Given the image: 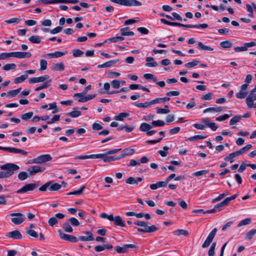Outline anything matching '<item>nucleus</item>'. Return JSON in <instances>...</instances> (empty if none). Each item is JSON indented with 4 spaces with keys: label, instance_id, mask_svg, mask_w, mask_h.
Here are the masks:
<instances>
[{
    "label": "nucleus",
    "instance_id": "63",
    "mask_svg": "<svg viewBox=\"0 0 256 256\" xmlns=\"http://www.w3.org/2000/svg\"><path fill=\"white\" fill-rule=\"evenodd\" d=\"M83 54L84 52L80 49L74 50H72V55L74 57L80 56Z\"/></svg>",
    "mask_w": 256,
    "mask_h": 256
},
{
    "label": "nucleus",
    "instance_id": "30",
    "mask_svg": "<svg viewBox=\"0 0 256 256\" xmlns=\"http://www.w3.org/2000/svg\"><path fill=\"white\" fill-rule=\"evenodd\" d=\"M135 152V150L134 148H126L124 149L122 153L123 154V156H128L132 155Z\"/></svg>",
    "mask_w": 256,
    "mask_h": 256
},
{
    "label": "nucleus",
    "instance_id": "4",
    "mask_svg": "<svg viewBox=\"0 0 256 256\" xmlns=\"http://www.w3.org/2000/svg\"><path fill=\"white\" fill-rule=\"evenodd\" d=\"M48 80V82H51L52 80L50 78V76L48 74H46L39 77L31 78L29 80V82L30 84L42 82Z\"/></svg>",
    "mask_w": 256,
    "mask_h": 256
},
{
    "label": "nucleus",
    "instance_id": "35",
    "mask_svg": "<svg viewBox=\"0 0 256 256\" xmlns=\"http://www.w3.org/2000/svg\"><path fill=\"white\" fill-rule=\"evenodd\" d=\"M174 234L179 236L180 235H183L185 236H188V232L184 230H178L173 232Z\"/></svg>",
    "mask_w": 256,
    "mask_h": 256
},
{
    "label": "nucleus",
    "instance_id": "11",
    "mask_svg": "<svg viewBox=\"0 0 256 256\" xmlns=\"http://www.w3.org/2000/svg\"><path fill=\"white\" fill-rule=\"evenodd\" d=\"M6 236L15 240H20L22 238V235L18 230L8 232L6 234Z\"/></svg>",
    "mask_w": 256,
    "mask_h": 256
},
{
    "label": "nucleus",
    "instance_id": "15",
    "mask_svg": "<svg viewBox=\"0 0 256 256\" xmlns=\"http://www.w3.org/2000/svg\"><path fill=\"white\" fill-rule=\"evenodd\" d=\"M114 224L116 226H119L121 227H126V224H125L124 220L122 218L119 216H116L114 217Z\"/></svg>",
    "mask_w": 256,
    "mask_h": 256
},
{
    "label": "nucleus",
    "instance_id": "13",
    "mask_svg": "<svg viewBox=\"0 0 256 256\" xmlns=\"http://www.w3.org/2000/svg\"><path fill=\"white\" fill-rule=\"evenodd\" d=\"M38 164L44 163L50 161L52 159V157L50 154H42L37 157Z\"/></svg>",
    "mask_w": 256,
    "mask_h": 256
},
{
    "label": "nucleus",
    "instance_id": "14",
    "mask_svg": "<svg viewBox=\"0 0 256 256\" xmlns=\"http://www.w3.org/2000/svg\"><path fill=\"white\" fill-rule=\"evenodd\" d=\"M32 56L30 52H14V57L18 58H29Z\"/></svg>",
    "mask_w": 256,
    "mask_h": 256
},
{
    "label": "nucleus",
    "instance_id": "18",
    "mask_svg": "<svg viewBox=\"0 0 256 256\" xmlns=\"http://www.w3.org/2000/svg\"><path fill=\"white\" fill-rule=\"evenodd\" d=\"M120 60L118 59L110 60V61L104 63L103 64L98 65V68H103L110 67L111 66L118 62Z\"/></svg>",
    "mask_w": 256,
    "mask_h": 256
},
{
    "label": "nucleus",
    "instance_id": "40",
    "mask_svg": "<svg viewBox=\"0 0 256 256\" xmlns=\"http://www.w3.org/2000/svg\"><path fill=\"white\" fill-rule=\"evenodd\" d=\"M208 27V24H188V28H206Z\"/></svg>",
    "mask_w": 256,
    "mask_h": 256
},
{
    "label": "nucleus",
    "instance_id": "32",
    "mask_svg": "<svg viewBox=\"0 0 256 256\" xmlns=\"http://www.w3.org/2000/svg\"><path fill=\"white\" fill-rule=\"evenodd\" d=\"M28 40L32 44H40L41 42V38L38 36H32Z\"/></svg>",
    "mask_w": 256,
    "mask_h": 256
},
{
    "label": "nucleus",
    "instance_id": "56",
    "mask_svg": "<svg viewBox=\"0 0 256 256\" xmlns=\"http://www.w3.org/2000/svg\"><path fill=\"white\" fill-rule=\"evenodd\" d=\"M228 204L226 202V201L224 200L223 201H222L221 202L216 204L214 206V208L217 211L220 210L221 208L224 206H228Z\"/></svg>",
    "mask_w": 256,
    "mask_h": 256
},
{
    "label": "nucleus",
    "instance_id": "55",
    "mask_svg": "<svg viewBox=\"0 0 256 256\" xmlns=\"http://www.w3.org/2000/svg\"><path fill=\"white\" fill-rule=\"evenodd\" d=\"M248 94V92L245 91H240L236 94V96L238 98L243 99L245 98Z\"/></svg>",
    "mask_w": 256,
    "mask_h": 256
},
{
    "label": "nucleus",
    "instance_id": "7",
    "mask_svg": "<svg viewBox=\"0 0 256 256\" xmlns=\"http://www.w3.org/2000/svg\"><path fill=\"white\" fill-rule=\"evenodd\" d=\"M10 216H17L16 218H13L11 219L12 222L15 224H20L24 220V218L21 213H12L10 214Z\"/></svg>",
    "mask_w": 256,
    "mask_h": 256
},
{
    "label": "nucleus",
    "instance_id": "45",
    "mask_svg": "<svg viewBox=\"0 0 256 256\" xmlns=\"http://www.w3.org/2000/svg\"><path fill=\"white\" fill-rule=\"evenodd\" d=\"M62 228L67 232H72L73 231V228L68 223L66 222L63 224Z\"/></svg>",
    "mask_w": 256,
    "mask_h": 256
},
{
    "label": "nucleus",
    "instance_id": "60",
    "mask_svg": "<svg viewBox=\"0 0 256 256\" xmlns=\"http://www.w3.org/2000/svg\"><path fill=\"white\" fill-rule=\"evenodd\" d=\"M82 112L79 110H74L71 112L68 113L66 114L70 116L72 118H76L80 116Z\"/></svg>",
    "mask_w": 256,
    "mask_h": 256
},
{
    "label": "nucleus",
    "instance_id": "33",
    "mask_svg": "<svg viewBox=\"0 0 256 256\" xmlns=\"http://www.w3.org/2000/svg\"><path fill=\"white\" fill-rule=\"evenodd\" d=\"M96 154H90V155H82L78 156L75 157V159L80 160H86L88 158H96Z\"/></svg>",
    "mask_w": 256,
    "mask_h": 256
},
{
    "label": "nucleus",
    "instance_id": "9",
    "mask_svg": "<svg viewBox=\"0 0 256 256\" xmlns=\"http://www.w3.org/2000/svg\"><path fill=\"white\" fill-rule=\"evenodd\" d=\"M87 236H80L78 237V240L83 242H90L94 240L93 234L88 231H84L83 232Z\"/></svg>",
    "mask_w": 256,
    "mask_h": 256
},
{
    "label": "nucleus",
    "instance_id": "16",
    "mask_svg": "<svg viewBox=\"0 0 256 256\" xmlns=\"http://www.w3.org/2000/svg\"><path fill=\"white\" fill-rule=\"evenodd\" d=\"M96 94H88L86 96H78V98H79L78 99V102H85L88 100H91L93 98H94L96 96Z\"/></svg>",
    "mask_w": 256,
    "mask_h": 256
},
{
    "label": "nucleus",
    "instance_id": "5",
    "mask_svg": "<svg viewBox=\"0 0 256 256\" xmlns=\"http://www.w3.org/2000/svg\"><path fill=\"white\" fill-rule=\"evenodd\" d=\"M38 186L36 184H28L22 186L16 191L17 194L25 193L29 191H32Z\"/></svg>",
    "mask_w": 256,
    "mask_h": 256
},
{
    "label": "nucleus",
    "instance_id": "22",
    "mask_svg": "<svg viewBox=\"0 0 256 256\" xmlns=\"http://www.w3.org/2000/svg\"><path fill=\"white\" fill-rule=\"evenodd\" d=\"M142 5V2L137 0H126V6H141Z\"/></svg>",
    "mask_w": 256,
    "mask_h": 256
},
{
    "label": "nucleus",
    "instance_id": "46",
    "mask_svg": "<svg viewBox=\"0 0 256 256\" xmlns=\"http://www.w3.org/2000/svg\"><path fill=\"white\" fill-rule=\"evenodd\" d=\"M198 48L204 50H208V51H212L214 50V48L208 46H207L204 45L202 42H198Z\"/></svg>",
    "mask_w": 256,
    "mask_h": 256
},
{
    "label": "nucleus",
    "instance_id": "12",
    "mask_svg": "<svg viewBox=\"0 0 256 256\" xmlns=\"http://www.w3.org/2000/svg\"><path fill=\"white\" fill-rule=\"evenodd\" d=\"M45 170V168L37 166H32L28 170L32 176L34 175L38 172H42Z\"/></svg>",
    "mask_w": 256,
    "mask_h": 256
},
{
    "label": "nucleus",
    "instance_id": "29",
    "mask_svg": "<svg viewBox=\"0 0 256 256\" xmlns=\"http://www.w3.org/2000/svg\"><path fill=\"white\" fill-rule=\"evenodd\" d=\"M152 100L150 102H140L135 104V106L138 108H147L153 105L152 103H151Z\"/></svg>",
    "mask_w": 256,
    "mask_h": 256
},
{
    "label": "nucleus",
    "instance_id": "23",
    "mask_svg": "<svg viewBox=\"0 0 256 256\" xmlns=\"http://www.w3.org/2000/svg\"><path fill=\"white\" fill-rule=\"evenodd\" d=\"M9 152L14 154H20L22 155H27L28 154V152L23 150L10 147V148Z\"/></svg>",
    "mask_w": 256,
    "mask_h": 256
},
{
    "label": "nucleus",
    "instance_id": "51",
    "mask_svg": "<svg viewBox=\"0 0 256 256\" xmlns=\"http://www.w3.org/2000/svg\"><path fill=\"white\" fill-rule=\"evenodd\" d=\"M232 43L229 40H226L220 43V46L223 48H230L232 46Z\"/></svg>",
    "mask_w": 256,
    "mask_h": 256
},
{
    "label": "nucleus",
    "instance_id": "3",
    "mask_svg": "<svg viewBox=\"0 0 256 256\" xmlns=\"http://www.w3.org/2000/svg\"><path fill=\"white\" fill-rule=\"evenodd\" d=\"M217 232L216 228H214L211 232L209 234L208 236L206 238V240L202 244V248H206L208 247L210 243L212 242Z\"/></svg>",
    "mask_w": 256,
    "mask_h": 256
},
{
    "label": "nucleus",
    "instance_id": "24",
    "mask_svg": "<svg viewBox=\"0 0 256 256\" xmlns=\"http://www.w3.org/2000/svg\"><path fill=\"white\" fill-rule=\"evenodd\" d=\"M152 128V126L146 122L142 123L140 126V130L144 132H148Z\"/></svg>",
    "mask_w": 256,
    "mask_h": 256
},
{
    "label": "nucleus",
    "instance_id": "1",
    "mask_svg": "<svg viewBox=\"0 0 256 256\" xmlns=\"http://www.w3.org/2000/svg\"><path fill=\"white\" fill-rule=\"evenodd\" d=\"M19 166L12 163H7L0 166V169L6 170L0 172V178H7L12 176L15 171L18 170Z\"/></svg>",
    "mask_w": 256,
    "mask_h": 256
},
{
    "label": "nucleus",
    "instance_id": "26",
    "mask_svg": "<svg viewBox=\"0 0 256 256\" xmlns=\"http://www.w3.org/2000/svg\"><path fill=\"white\" fill-rule=\"evenodd\" d=\"M170 100V98L169 97L156 98L152 100V102L151 103H152L153 104H156L164 103L166 102L169 101Z\"/></svg>",
    "mask_w": 256,
    "mask_h": 256
},
{
    "label": "nucleus",
    "instance_id": "37",
    "mask_svg": "<svg viewBox=\"0 0 256 256\" xmlns=\"http://www.w3.org/2000/svg\"><path fill=\"white\" fill-rule=\"evenodd\" d=\"M21 90H22V88H18L16 90H10L8 92L7 94L8 96H9L10 97L16 96L17 94H18L20 92Z\"/></svg>",
    "mask_w": 256,
    "mask_h": 256
},
{
    "label": "nucleus",
    "instance_id": "25",
    "mask_svg": "<svg viewBox=\"0 0 256 256\" xmlns=\"http://www.w3.org/2000/svg\"><path fill=\"white\" fill-rule=\"evenodd\" d=\"M129 27H126L122 28L120 30L121 35L123 36H133L134 34L133 32L129 31L127 32V30H129Z\"/></svg>",
    "mask_w": 256,
    "mask_h": 256
},
{
    "label": "nucleus",
    "instance_id": "42",
    "mask_svg": "<svg viewBox=\"0 0 256 256\" xmlns=\"http://www.w3.org/2000/svg\"><path fill=\"white\" fill-rule=\"evenodd\" d=\"M199 64L198 60L196 59L193 60L192 62H188L184 66L187 68H191L197 66Z\"/></svg>",
    "mask_w": 256,
    "mask_h": 256
},
{
    "label": "nucleus",
    "instance_id": "10",
    "mask_svg": "<svg viewBox=\"0 0 256 256\" xmlns=\"http://www.w3.org/2000/svg\"><path fill=\"white\" fill-rule=\"evenodd\" d=\"M109 154H107V152L105 154H96V158H102L104 162H108L114 161V156H108Z\"/></svg>",
    "mask_w": 256,
    "mask_h": 256
},
{
    "label": "nucleus",
    "instance_id": "53",
    "mask_svg": "<svg viewBox=\"0 0 256 256\" xmlns=\"http://www.w3.org/2000/svg\"><path fill=\"white\" fill-rule=\"evenodd\" d=\"M152 124L155 127L163 126L165 125V122L162 120H153Z\"/></svg>",
    "mask_w": 256,
    "mask_h": 256
},
{
    "label": "nucleus",
    "instance_id": "17",
    "mask_svg": "<svg viewBox=\"0 0 256 256\" xmlns=\"http://www.w3.org/2000/svg\"><path fill=\"white\" fill-rule=\"evenodd\" d=\"M167 186L166 182H158L156 184H150V187L152 190H155L157 188L161 187H166Z\"/></svg>",
    "mask_w": 256,
    "mask_h": 256
},
{
    "label": "nucleus",
    "instance_id": "47",
    "mask_svg": "<svg viewBox=\"0 0 256 256\" xmlns=\"http://www.w3.org/2000/svg\"><path fill=\"white\" fill-rule=\"evenodd\" d=\"M123 40H124V37H122V36H117L116 37L110 38L108 39V40H106V42L108 41L110 42H117L122 41Z\"/></svg>",
    "mask_w": 256,
    "mask_h": 256
},
{
    "label": "nucleus",
    "instance_id": "61",
    "mask_svg": "<svg viewBox=\"0 0 256 256\" xmlns=\"http://www.w3.org/2000/svg\"><path fill=\"white\" fill-rule=\"evenodd\" d=\"M126 182L130 184H138L136 179L132 176L129 177L126 180Z\"/></svg>",
    "mask_w": 256,
    "mask_h": 256
},
{
    "label": "nucleus",
    "instance_id": "6",
    "mask_svg": "<svg viewBox=\"0 0 256 256\" xmlns=\"http://www.w3.org/2000/svg\"><path fill=\"white\" fill-rule=\"evenodd\" d=\"M256 92H252L250 90L249 95L246 97V102L248 108H252L254 106V102L256 100Z\"/></svg>",
    "mask_w": 256,
    "mask_h": 256
},
{
    "label": "nucleus",
    "instance_id": "20",
    "mask_svg": "<svg viewBox=\"0 0 256 256\" xmlns=\"http://www.w3.org/2000/svg\"><path fill=\"white\" fill-rule=\"evenodd\" d=\"M65 54L64 52L56 51L53 53H48L46 55L44 56V57H48L49 58H60Z\"/></svg>",
    "mask_w": 256,
    "mask_h": 256
},
{
    "label": "nucleus",
    "instance_id": "31",
    "mask_svg": "<svg viewBox=\"0 0 256 256\" xmlns=\"http://www.w3.org/2000/svg\"><path fill=\"white\" fill-rule=\"evenodd\" d=\"M238 156L236 152H235L230 154L228 156L225 157L224 159L226 161H230V163H232L234 162V158Z\"/></svg>",
    "mask_w": 256,
    "mask_h": 256
},
{
    "label": "nucleus",
    "instance_id": "44",
    "mask_svg": "<svg viewBox=\"0 0 256 256\" xmlns=\"http://www.w3.org/2000/svg\"><path fill=\"white\" fill-rule=\"evenodd\" d=\"M207 138V136L196 135L188 138L190 141H196L198 140H202Z\"/></svg>",
    "mask_w": 256,
    "mask_h": 256
},
{
    "label": "nucleus",
    "instance_id": "57",
    "mask_svg": "<svg viewBox=\"0 0 256 256\" xmlns=\"http://www.w3.org/2000/svg\"><path fill=\"white\" fill-rule=\"evenodd\" d=\"M48 63L47 62L44 60H40V68L39 70L40 71H42L46 70L47 68Z\"/></svg>",
    "mask_w": 256,
    "mask_h": 256
},
{
    "label": "nucleus",
    "instance_id": "54",
    "mask_svg": "<svg viewBox=\"0 0 256 256\" xmlns=\"http://www.w3.org/2000/svg\"><path fill=\"white\" fill-rule=\"evenodd\" d=\"M256 234V229H252L246 234V238L250 240Z\"/></svg>",
    "mask_w": 256,
    "mask_h": 256
},
{
    "label": "nucleus",
    "instance_id": "58",
    "mask_svg": "<svg viewBox=\"0 0 256 256\" xmlns=\"http://www.w3.org/2000/svg\"><path fill=\"white\" fill-rule=\"evenodd\" d=\"M18 177L20 180H24L28 178V174L25 172H21L18 174Z\"/></svg>",
    "mask_w": 256,
    "mask_h": 256
},
{
    "label": "nucleus",
    "instance_id": "52",
    "mask_svg": "<svg viewBox=\"0 0 256 256\" xmlns=\"http://www.w3.org/2000/svg\"><path fill=\"white\" fill-rule=\"evenodd\" d=\"M16 67V66L15 64H8L3 66L2 69L4 70H10L15 69Z\"/></svg>",
    "mask_w": 256,
    "mask_h": 256
},
{
    "label": "nucleus",
    "instance_id": "49",
    "mask_svg": "<svg viewBox=\"0 0 256 256\" xmlns=\"http://www.w3.org/2000/svg\"><path fill=\"white\" fill-rule=\"evenodd\" d=\"M252 222V220L250 218H246L242 220H241L238 224V227H240L242 226H245L247 224H249Z\"/></svg>",
    "mask_w": 256,
    "mask_h": 256
},
{
    "label": "nucleus",
    "instance_id": "64",
    "mask_svg": "<svg viewBox=\"0 0 256 256\" xmlns=\"http://www.w3.org/2000/svg\"><path fill=\"white\" fill-rule=\"evenodd\" d=\"M26 234L29 236L37 238L38 237V234L37 232L33 230L29 229L26 230Z\"/></svg>",
    "mask_w": 256,
    "mask_h": 256
},
{
    "label": "nucleus",
    "instance_id": "27",
    "mask_svg": "<svg viewBox=\"0 0 256 256\" xmlns=\"http://www.w3.org/2000/svg\"><path fill=\"white\" fill-rule=\"evenodd\" d=\"M10 57H14V52H2L0 54V60H5Z\"/></svg>",
    "mask_w": 256,
    "mask_h": 256
},
{
    "label": "nucleus",
    "instance_id": "62",
    "mask_svg": "<svg viewBox=\"0 0 256 256\" xmlns=\"http://www.w3.org/2000/svg\"><path fill=\"white\" fill-rule=\"evenodd\" d=\"M71 224L74 226H78L80 225V222L78 220L75 218H70L68 220Z\"/></svg>",
    "mask_w": 256,
    "mask_h": 256
},
{
    "label": "nucleus",
    "instance_id": "28",
    "mask_svg": "<svg viewBox=\"0 0 256 256\" xmlns=\"http://www.w3.org/2000/svg\"><path fill=\"white\" fill-rule=\"evenodd\" d=\"M60 0H38V3H43L45 4H54L60 3Z\"/></svg>",
    "mask_w": 256,
    "mask_h": 256
},
{
    "label": "nucleus",
    "instance_id": "8",
    "mask_svg": "<svg viewBox=\"0 0 256 256\" xmlns=\"http://www.w3.org/2000/svg\"><path fill=\"white\" fill-rule=\"evenodd\" d=\"M136 247V245L132 244H126L122 247L117 246L114 249L118 253L122 254L126 252L127 248H134Z\"/></svg>",
    "mask_w": 256,
    "mask_h": 256
},
{
    "label": "nucleus",
    "instance_id": "59",
    "mask_svg": "<svg viewBox=\"0 0 256 256\" xmlns=\"http://www.w3.org/2000/svg\"><path fill=\"white\" fill-rule=\"evenodd\" d=\"M228 194H229V192L228 191H226L225 192L222 193V194H220L218 197H216V198H214L212 200V202H216L220 201L224 197H225L226 196L228 195Z\"/></svg>",
    "mask_w": 256,
    "mask_h": 256
},
{
    "label": "nucleus",
    "instance_id": "21",
    "mask_svg": "<svg viewBox=\"0 0 256 256\" xmlns=\"http://www.w3.org/2000/svg\"><path fill=\"white\" fill-rule=\"evenodd\" d=\"M50 68L53 71H62L64 69V65L62 62L53 64Z\"/></svg>",
    "mask_w": 256,
    "mask_h": 256
},
{
    "label": "nucleus",
    "instance_id": "43",
    "mask_svg": "<svg viewBox=\"0 0 256 256\" xmlns=\"http://www.w3.org/2000/svg\"><path fill=\"white\" fill-rule=\"evenodd\" d=\"M34 112H29L21 115V118L24 120H30Z\"/></svg>",
    "mask_w": 256,
    "mask_h": 256
},
{
    "label": "nucleus",
    "instance_id": "2",
    "mask_svg": "<svg viewBox=\"0 0 256 256\" xmlns=\"http://www.w3.org/2000/svg\"><path fill=\"white\" fill-rule=\"evenodd\" d=\"M134 224L136 226L144 228H138V231L140 232L150 233L156 232L158 230V228L154 225L148 226V222L145 221L136 220L134 222Z\"/></svg>",
    "mask_w": 256,
    "mask_h": 256
},
{
    "label": "nucleus",
    "instance_id": "39",
    "mask_svg": "<svg viewBox=\"0 0 256 256\" xmlns=\"http://www.w3.org/2000/svg\"><path fill=\"white\" fill-rule=\"evenodd\" d=\"M164 108H156V113L158 114H168L169 113L170 110L168 108V105H165Z\"/></svg>",
    "mask_w": 256,
    "mask_h": 256
},
{
    "label": "nucleus",
    "instance_id": "38",
    "mask_svg": "<svg viewBox=\"0 0 256 256\" xmlns=\"http://www.w3.org/2000/svg\"><path fill=\"white\" fill-rule=\"evenodd\" d=\"M28 78L27 74H23L19 77L16 78L14 80L15 84H19L23 82Z\"/></svg>",
    "mask_w": 256,
    "mask_h": 256
},
{
    "label": "nucleus",
    "instance_id": "48",
    "mask_svg": "<svg viewBox=\"0 0 256 256\" xmlns=\"http://www.w3.org/2000/svg\"><path fill=\"white\" fill-rule=\"evenodd\" d=\"M241 118L242 117L238 115L235 116H234L230 120V126H232L236 124V123L239 122Z\"/></svg>",
    "mask_w": 256,
    "mask_h": 256
},
{
    "label": "nucleus",
    "instance_id": "41",
    "mask_svg": "<svg viewBox=\"0 0 256 256\" xmlns=\"http://www.w3.org/2000/svg\"><path fill=\"white\" fill-rule=\"evenodd\" d=\"M92 88L91 85H88L86 86V87L84 88L82 92L80 93H76L74 94V97L76 98L78 97V96H83L85 95L88 92V90H90Z\"/></svg>",
    "mask_w": 256,
    "mask_h": 256
},
{
    "label": "nucleus",
    "instance_id": "19",
    "mask_svg": "<svg viewBox=\"0 0 256 256\" xmlns=\"http://www.w3.org/2000/svg\"><path fill=\"white\" fill-rule=\"evenodd\" d=\"M224 111V108L221 106H216L208 108L204 110L203 112L206 113L208 112H220Z\"/></svg>",
    "mask_w": 256,
    "mask_h": 256
},
{
    "label": "nucleus",
    "instance_id": "36",
    "mask_svg": "<svg viewBox=\"0 0 256 256\" xmlns=\"http://www.w3.org/2000/svg\"><path fill=\"white\" fill-rule=\"evenodd\" d=\"M85 188H86L85 186H81L78 190L70 192L66 194L67 195H72V194L80 195L82 193V192H83L84 190L85 189Z\"/></svg>",
    "mask_w": 256,
    "mask_h": 256
},
{
    "label": "nucleus",
    "instance_id": "34",
    "mask_svg": "<svg viewBox=\"0 0 256 256\" xmlns=\"http://www.w3.org/2000/svg\"><path fill=\"white\" fill-rule=\"evenodd\" d=\"M129 116V114L126 112H120L115 116V120L119 121H122L124 119Z\"/></svg>",
    "mask_w": 256,
    "mask_h": 256
},
{
    "label": "nucleus",
    "instance_id": "50",
    "mask_svg": "<svg viewBox=\"0 0 256 256\" xmlns=\"http://www.w3.org/2000/svg\"><path fill=\"white\" fill-rule=\"evenodd\" d=\"M62 188V185L58 183H54L50 185L49 190L50 191H56L59 190Z\"/></svg>",
    "mask_w": 256,
    "mask_h": 256
}]
</instances>
